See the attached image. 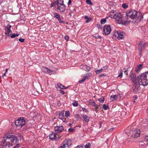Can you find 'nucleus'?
<instances>
[{
    "label": "nucleus",
    "mask_w": 148,
    "mask_h": 148,
    "mask_svg": "<svg viewBox=\"0 0 148 148\" xmlns=\"http://www.w3.org/2000/svg\"><path fill=\"white\" fill-rule=\"evenodd\" d=\"M130 77L132 82L136 85L138 84L137 82L139 84L143 86L148 85V71L139 75L137 78L136 75L133 73L130 75Z\"/></svg>",
    "instance_id": "f257e3e1"
},
{
    "label": "nucleus",
    "mask_w": 148,
    "mask_h": 148,
    "mask_svg": "<svg viewBox=\"0 0 148 148\" xmlns=\"http://www.w3.org/2000/svg\"><path fill=\"white\" fill-rule=\"evenodd\" d=\"M126 14L125 18L127 23L130 22H133L132 20H135V22L138 23L143 18V15L142 13L134 10L127 12Z\"/></svg>",
    "instance_id": "f03ea898"
},
{
    "label": "nucleus",
    "mask_w": 148,
    "mask_h": 148,
    "mask_svg": "<svg viewBox=\"0 0 148 148\" xmlns=\"http://www.w3.org/2000/svg\"><path fill=\"white\" fill-rule=\"evenodd\" d=\"M3 137L5 138L7 141L11 142L10 143L14 145L16 143H18V140L17 137L13 135H10L9 134H7L4 135Z\"/></svg>",
    "instance_id": "7ed1b4c3"
},
{
    "label": "nucleus",
    "mask_w": 148,
    "mask_h": 148,
    "mask_svg": "<svg viewBox=\"0 0 148 148\" xmlns=\"http://www.w3.org/2000/svg\"><path fill=\"white\" fill-rule=\"evenodd\" d=\"M26 120L25 118L23 117H20L15 122V123L18 129H20L25 124Z\"/></svg>",
    "instance_id": "20e7f679"
},
{
    "label": "nucleus",
    "mask_w": 148,
    "mask_h": 148,
    "mask_svg": "<svg viewBox=\"0 0 148 148\" xmlns=\"http://www.w3.org/2000/svg\"><path fill=\"white\" fill-rule=\"evenodd\" d=\"M12 145L3 136V140L0 143V148H11Z\"/></svg>",
    "instance_id": "39448f33"
},
{
    "label": "nucleus",
    "mask_w": 148,
    "mask_h": 148,
    "mask_svg": "<svg viewBox=\"0 0 148 148\" xmlns=\"http://www.w3.org/2000/svg\"><path fill=\"white\" fill-rule=\"evenodd\" d=\"M114 19L117 21L119 24L125 25L127 23V21L123 19V16L120 13L115 14Z\"/></svg>",
    "instance_id": "423d86ee"
},
{
    "label": "nucleus",
    "mask_w": 148,
    "mask_h": 148,
    "mask_svg": "<svg viewBox=\"0 0 148 148\" xmlns=\"http://www.w3.org/2000/svg\"><path fill=\"white\" fill-rule=\"evenodd\" d=\"M56 6V8L58 12L63 13L64 12L66 9V6L64 3H58Z\"/></svg>",
    "instance_id": "0eeeda50"
},
{
    "label": "nucleus",
    "mask_w": 148,
    "mask_h": 148,
    "mask_svg": "<svg viewBox=\"0 0 148 148\" xmlns=\"http://www.w3.org/2000/svg\"><path fill=\"white\" fill-rule=\"evenodd\" d=\"M111 31V27L110 25H106L103 28V32L106 35L109 34Z\"/></svg>",
    "instance_id": "6e6552de"
},
{
    "label": "nucleus",
    "mask_w": 148,
    "mask_h": 148,
    "mask_svg": "<svg viewBox=\"0 0 148 148\" xmlns=\"http://www.w3.org/2000/svg\"><path fill=\"white\" fill-rule=\"evenodd\" d=\"M140 133V130L138 129H134L132 130L131 136L135 138L139 136Z\"/></svg>",
    "instance_id": "1a4fd4ad"
},
{
    "label": "nucleus",
    "mask_w": 148,
    "mask_h": 148,
    "mask_svg": "<svg viewBox=\"0 0 148 148\" xmlns=\"http://www.w3.org/2000/svg\"><path fill=\"white\" fill-rule=\"evenodd\" d=\"M11 27V26L10 25L8 24L5 27V34L8 36H9L10 33H12V31L10 29Z\"/></svg>",
    "instance_id": "9d476101"
},
{
    "label": "nucleus",
    "mask_w": 148,
    "mask_h": 148,
    "mask_svg": "<svg viewBox=\"0 0 148 148\" xmlns=\"http://www.w3.org/2000/svg\"><path fill=\"white\" fill-rule=\"evenodd\" d=\"M62 144L66 148H68L72 144L71 140L69 139H66L63 142Z\"/></svg>",
    "instance_id": "9b49d317"
},
{
    "label": "nucleus",
    "mask_w": 148,
    "mask_h": 148,
    "mask_svg": "<svg viewBox=\"0 0 148 148\" xmlns=\"http://www.w3.org/2000/svg\"><path fill=\"white\" fill-rule=\"evenodd\" d=\"M114 35L119 39L122 38L123 36V33L121 32L120 31H115Z\"/></svg>",
    "instance_id": "f8f14e48"
},
{
    "label": "nucleus",
    "mask_w": 148,
    "mask_h": 148,
    "mask_svg": "<svg viewBox=\"0 0 148 148\" xmlns=\"http://www.w3.org/2000/svg\"><path fill=\"white\" fill-rule=\"evenodd\" d=\"M49 138L51 140H56L60 138L59 135L55 133L50 134L49 135Z\"/></svg>",
    "instance_id": "ddd939ff"
},
{
    "label": "nucleus",
    "mask_w": 148,
    "mask_h": 148,
    "mask_svg": "<svg viewBox=\"0 0 148 148\" xmlns=\"http://www.w3.org/2000/svg\"><path fill=\"white\" fill-rule=\"evenodd\" d=\"M64 130V127L62 126H59L55 127V130L57 134L61 132Z\"/></svg>",
    "instance_id": "4468645a"
},
{
    "label": "nucleus",
    "mask_w": 148,
    "mask_h": 148,
    "mask_svg": "<svg viewBox=\"0 0 148 148\" xmlns=\"http://www.w3.org/2000/svg\"><path fill=\"white\" fill-rule=\"evenodd\" d=\"M145 44H146V43L143 42H140L138 45L139 53L140 55L141 54V52L143 50V48L144 47Z\"/></svg>",
    "instance_id": "2eb2a0df"
},
{
    "label": "nucleus",
    "mask_w": 148,
    "mask_h": 148,
    "mask_svg": "<svg viewBox=\"0 0 148 148\" xmlns=\"http://www.w3.org/2000/svg\"><path fill=\"white\" fill-rule=\"evenodd\" d=\"M42 70L45 73H46L52 74L53 71L49 69L48 68L45 67H42Z\"/></svg>",
    "instance_id": "dca6fc26"
},
{
    "label": "nucleus",
    "mask_w": 148,
    "mask_h": 148,
    "mask_svg": "<svg viewBox=\"0 0 148 148\" xmlns=\"http://www.w3.org/2000/svg\"><path fill=\"white\" fill-rule=\"evenodd\" d=\"M59 118L60 119L63 120V122H65V120L66 119H64V112L63 111H62L59 114Z\"/></svg>",
    "instance_id": "f3484780"
},
{
    "label": "nucleus",
    "mask_w": 148,
    "mask_h": 148,
    "mask_svg": "<svg viewBox=\"0 0 148 148\" xmlns=\"http://www.w3.org/2000/svg\"><path fill=\"white\" fill-rule=\"evenodd\" d=\"M118 96L117 95H111L110 97V100L111 101H114L117 100Z\"/></svg>",
    "instance_id": "a211bd4d"
},
{
    "label": "nucleus",
    "mask_w": 148,
    "mask_h": 148,
    "mask_svg": "<svg viewBox=\"0 0 148 148\" xmlns=\"http://www.w3.org/2000/svg\"><path fill=\"white\" fill-rule=\"evenodd\" d=\"M82 117L84 120V121L86 122H88L89 121V118L88 117V116L86 114H84Z\"/></svg>",
    "instance_id": "6ab92c4d"
},
{
    "label": "nucleus",
    "mask_w": 148,
    "mask_h": 148,
    "mask_svg": "<svg viewBox=\"0 0 148 148\" xmlns=\"http://www.w3.org/2000/svg\"><path fill=\"white\" fill-rule=\"evenodd\" d=\"M57 85L58 86H59L61 89H67V87L65 88V86L61 84L60 83H58L57 84Z\"/></svg>",
    "instance_id": "aec40b11"
},
{
    "label": "nucleus",
    "mask_w": 148,
    "mask_h": 148,
    "mask_svg": "<svg viewBox=\"0 0 148 148\" xmlns=\"http://www.w3.org/2000/svg\"><path fill=\"white\" fill-rule=\"evenodd\" d=\"M143 64H140L137 66V68L136 69V72H138L139 70L142 69Z\"/></svg>",
    "instance_id": "412c9836"
},
{
    "label": "nucleus",
    "mask_w": 148,
    "mask_h": 148,
    "mask_svg": "<svg viewBox=\"0 0 148 148\" xmlns=\"http://www.w3.org/2000/svg\"><path fill=\"white\" fill-rule=\"evenodd\" d=\"M89 104L91 105L92 106H94L96 103L93 100H90L89 101Z\"/></svg>",
    "instance_id": "4be33fe9"
},
{
    "label": "nucleus",
    "mask_w": 148,
    "mask_h": 148,
    "mask_svg": "<svg viewBox=\"0 0 148 148\" xmlns=\"http://www.w3.org/2000/svg\"><path fill=\"white\" fill-rule=\"evenodd\" d=\"M54 16L57 19L60 17V15L57 13H55L53 14Z\"/></svg>",
    "instance_id": "5701e85b"
},
{
    "label": "nucleus",
    "mask_w": 148,
    "mask_h": 148,
    "mask_svg": "<svg viewBox=\"0 0 148 148\" xmlns=\"http://www.w3.org/2000/svg\"><path fill=\"white\" fill-rule=\"evenodd\" d=\"M19 35V34H15L13 33L12 34L11 36V38H14L16 37H17Z\"/></svg>",
    "instance_id": "b1692460"
},
{
    "label": "nucleus",
    "mask_w": 148,
    "mask_h": 148,
    "mask_svg": "<svg viewBox=\"0 0 148 148\" xmlns=\"http://www.w3.org/2000/svg\"><path fill=\"white\" fill-rule=\"evenodd\" d=\"M88 77L87 76H84L83 78L81 80H80L79 81V82L80 83H82Z\"/></svg>",
    "instance_id": "393cba45"
},
{
    "label": "nucleus",
    "mask_w": 148,
    "mask_h": 148,
    "mask_svg": "<svg viewBox=\"0 0 148 148\" xmlns=\"http://www.w3.org/2000/svg\"><path fill=\"white\" fill-rule=\"evenodd\" d=\"M85 148H90L91 147L90 144L89 143H87L84 146Z\"/></svg>",
    "instance_id": "a878e982"
},
{
    "label": "nucleus",
    "mask_w": 148,
    "mask_h": 148,
    "mask_svg": "<svg viewBox=\"0 0 148 148\" xmlns=\"http://www.w3.org/2000/svg\"><path fill=\"white\" fill-rule=\"evenodd\" d=\"M65 116L66 117L69 116L70 115V112L69 111H66L65 112Z\"/></svg>",
    "instance_id": "bb28decb"
},
{
    "label": "nucleus",
    "mask_w": 148,
    "mask_h": 148,
    "mask_svg": "<svg viewBox=\"0 0 148 148\" xmlns=\"http://www.w3.org/2000/svg\"><path fill=\"white\" fill-rule=\"evenodd\" d=\"M58 3H64L63 1L62 0H58L56 1V5H57Z\"/></svg>",
    "instance_id": "cd10ccee"
},
{
    "label": "nucleus",
    "mask_w": 148,
    "mask_h": 148,
    "mask_svg": "<svg viewBox=\"0 0 148 148\" xmlns=\"http://www.w3.org/2000/svg\"><path fill=\"white\" fill-rule=\"evenodd\" d=\"M103 108L104 110H107L109 108L108 106H106L104 104L103 105Z\"/></svg>",
    "instance_id": "c85d7f7f"
},
{
    "label": "nucleus",
    "mask_w": 148,
    "mask_h": 148,
    "mask_svg": "<svg viewBox=\"0 0 148 148\" xmlns=\"http://www.w3.org/2000/svg\"><path fill=\"white\" fill-rule=\"evenodd\" d=\"M106 18H103L102 19L101 21V24H105L106 22Z\"/></svg>",
    "instance_id": "c756f323"
},
{
    "label": "nucleus",
    "mask_w": 148,
    "mask_h": 148,
    "mask_svg": "<svg viewBox=\"0 0 148 148\" xmlns=\"http://www.w3.org/2000/svg\"><path fill=\"white\" fill-rule=\"evenodd\" d=\"M86 65H82L80 66V68L81 69L86 70Z\"/></svg>",
    "instance_id": "7c9ffc66"
},
{
    "label": "nucleus",
    "mask_w": 148,
    "mask_h": 148,
    "mask_svg": "<svg viewBox=\"0 0 148 148\" xmlns=\"http://www.w3.org/2000/svg\"><path fill=\"white\" fill-rule=\"evenodd\" d=\"M103 71L102 69H99V70H97L95 71V72L97 74H99L101 72H102Z\"/></svg>",
    "instance_id": "2f4dec72"
},
{
    "label": "nucleus",
    "mask_w": 148,
    "mask_h": 148,
    "mask_svg": "<svg viewBox=\"0 0 148 148\" xmlns=\"http://www.w3.org/2000/svg\"><path fill=\"white\" fill-rule=\"evenodd\" d=\"M72 105L74 106L75 107H76L78 106V102L76 101H74Z\"/></svg>",
    "instance_id": "473e14b6"
},
{
    "label": "nucleus",
    "mask_w": 148,
    "mask_h": 148,
    "mask_svg": "<svg viewBox=\"0 0 148 148\" xmlns=\"http://www.w3.org/2000/svg\"><path fill=\"white\" fill-rule=\"evenodd\" d=\"M94 37L96 39H99L100 40H98V41H100L101 40V37L99 36L95 35L94 36Z\"/></svg>",
    "instance_id": "72a5a7b5"
},
{
    "label": "nucleus",
    "mask_w": 148,
    "mask_h": 148,
    "mask_svg": "<svg viewBox=\"0 0 148 148\" xmlns=\"http://www.w3.org/2000/svg\"><path fill=\"white\" fill-rule=\"evenodd\" d=\"M55 6V7L56 8V1H55L54 2L52 3L50 5L51 7H52L53 6Z\"/></svg>",
    "instance_id": "f704fd0d"
},
{
    "label": "nucleus",
    "mask_w": 148,
    "mask_h": 148,
    "mask_svg": "<svg viewBox=\"0 0 148 148\" xmlns=\"http://www.w3.org/2000/svg\"><path fill=\"white\" fill-rule=\"evenodd\" d=\"M144 141L147 144H148V136H146L145 138Z\"/></svg>",
    "instance_id": "c9c22d12"
},
{
    "label": "nucleus",
    "mask_w": 148,
    "mask_h": 148,
    "mask_svg": "<svg viewBox=\"0 0 148 148\" xmlns=\"http://www.w3.org/2000/svg\"><path fill=\"white\" fill-rule=\"evenodd\" d=\"M122 7L126 9L128 7V6L126 3H124L122 5Z\"/></svg>",
    "instance_id": "e433bc0d"
},
{
    "label": "nucleus",
    "mask_w": 148,
    "mask_h": 148,
    "mask_svg": "<svg viewBox=\"0 0 148 148\" xmlns=\"http://www.w3.org/2000/svg\"><path fill=\"white\" fill-rule=\"evenodd\" d=\"M90 67L89 66L86 65V71H89L90 70Z\"/></svg>",
    "instance_id": "4c0bfd02"
},
{
    "label": "nucleus",
    "mask_w": 148,
    "mask_h": 148,
    "mask_svg": "<svg viewBox=\"0 0 148 148\" xmlns=\"http://www.w3.org/2000/svg\"><path fill=\"white\" fill-rule=\"evenodd\" d=\"M120 73L118 77L121 78L122 77L123 71L122 70H121L120 71Z\"/></svg>",
    "instance_id": "58836bf2"
},
{
    "label": "nucleus",
    "mask_w": 148,
    "mask_h": 148,
    "mask_svg": "<svg viewBox=\"0 0 148 148\" xmlns=\"http://www.w3.org/2000/svg\"><path fill=\"white\" fill-rule=\"evenodd\" d=\"M109 16L110 17H111V18H114L115 16V14H109Z\"/></svg>",
    "instance_id": "ea45409f"
},
{
    "label": "nucleus",
    "mask_w": 148,
    "mask_h": 148,
    "mask_svg": "<svg viewBox=\"0 0 148 148\" xmlns=\"http://www.w3.org/2000/svg\"><path fill=\"white\" fill-rule=\"evenodd\" d=\"M86 2L88 4L90 5L92 4V2L90 0H87Z\"/></svg>",
    "instance_id": "a19ab883"
},
{
    "label": "nucleus",
    "mask_w": 148,
    "mask_h": 148,
    "mask_svg": "<svg viewBox=\"0 0 148 148\" xmlns=\"http://www.w3.org/2000/svg\"><path fill=\"white\" fill-rule=\"evenodd\" d=\"M98 100H99V101L101 103H103V102L104 100V98H103V99H101V98H100V99H98Z\"/></svg>",
    "instance_id": "79ce46f5"
},
{
    "label": "nucleus",
    "mask_w": 148,
    "mask_h": 148,
    "mask_svg": "<svg viewBox=\"0 0 148 148\" xmlns=\"http://www.w3.org/2000/svg\"><path fill=\"white\" fill-rule=\"evenodd\" d=\"M25 39H23V38H19V41L21 42H23L24 41Z\"/></svg>",
    "instance_id": "37998d69"
},
{
    "label": "nucleus",
    "mask_w": 148,
    "mask_h": 148,
    "mask_svg": "<svg viewBox=\"0 0 148 148\" xmlns=\"http://www.w3.org/2000/svg\"><path fill=\"white\" fill-rule=\"evenodd\" d=\"M75 148H84V147L82 145H81L80 146L78 145Z\"/></svg>",
    "instance_id": "c03bdc74"
},
{
    "label": "nucleus",
    "mask_w": 148,
    "mask_h": 148,
    "mask_svg": "<svg viewBox=\"0 0 148 148\" xmlns=\"http://www.w3.org/2000/svg\"><path fill=\"white\" fill-rule=\"evenodd\" d=\"M65 147L64 145L62 144L61 145V146L58 148H66Z\"/></svg>",
    "instance_id": "a18cd8bd"
},
{
    "label": "nucleus",
    "mask_w": 148,
    "mask_h": 148,
    "mask_svg": "<svg viewBox=\"0 0 148 148\" xmlns=\"http://www.w3.org/2000/svg\"><path fill=\"white\" fill-rule=\"evenodd\" d=\"M91 20V18H88L87 19L86 21V23H88Z\"/></svg>",
    "instance_id": "49530a36"
},
{
    "label": "nucleus",
    "mask_w": 148,
    "mask_h": 148,
    "mask_svg": "<svg viewBox=\"0 0 148 148\" xmlns=\"http://www.w3.org/2000/svg\"><path fill=\"white\" fill-rule=\"evenodd\" d=\"M64 38L65 40H69V36H65Z\"/></svg>",
    "instance_id": "de8ad7c7"
},
{
    "label": "nucleus",
    "mask_w": 148,
    "mask_h": 148,
    "mask_svg": "<svg viewBox=\"0 0 148 148\" xmlns=\"http://www.w3.org/2000/svg\"><path fill=\"white\" fill-rule=\"evenodd\" d=\"M99 106V105H97L95 103V105H94V106H95V109H97L98 108Z\"/></svg>",
    "instance_id": "09e8293b"
},
{
    "label": "nucleus",
    "mask_w": 148,
    "mask_h": 148,
    "mask_svg": "<svg viewBox=\"0 0 148 148\" xmlns=\"http://www.w3.org/2000/svg\"><path fill=\"white\" fill-rule=\"evenodd\" d=\"M58 20L59 21V23H61L62 22H63V23H64V21H61V19H60V17L59 18H58Z\"/></svg>",
    "instance_id": "8fccbe9b"
},
{
    "label": "nucleus",
    "mask_w": 148,
    "mask_h": 148,
    "mask_svg": "<svg viewBox=\"0 0 148 148\" xmlns=\"http://www.w3.org/2000/svg\"><path fill=\"white\" fill-rule=\"evenodd\" d=\"M74 130V129L72 128H69L68 129V131L70 132H73Z\"/></svg>",
    "instance_id": "3c124183"
},
{
    "label": "nucleus",
    "mask_w": 148,
    "mask_h": 148,
    "mask_svg": "<svg viewBox=\"0 0 148 148\" xmlns=\"http://www.w3.org/2000/svg\"><path fill=\"white\" fill-rule=\"evenodd\" d=\"M108 68V67L107 66H105L103 67L102 68H101V69H102V71Z\"/></svg>",
    "instance_id": "603ef678"
},
{
    "label": "nucleus",
    "mask_w": 148,
    "mask_h": 148,
    "mask_svg": "<svg viewBox=\"0 0 148 148\" xmlns=\"http://www.w3.org/2000/svg\"><path fill=\"white\" fill-rule=\"evenodd\" d=\"M137 98V96L136 95H134L133 97V99L134 100H136Z\"/></svg>",
    "instance_id": "864d4df0"
},
{
    "label": "nucleus",
    "mask_w": 148,
    "mask_h": 148,
    "mask_svg": "<svg viewBox=\"0 0 148 148\" xmlns=\"http://www.w3.org/2000/svg\"><path fill=\"white\" fill-rule=\"evenodd\" d=\"M71 3V0H69V2L68 3V5H70Z\"/></svg>",
    "instance_id": "5fc2aeb1"
},
{
    "label": "nucleus",
    "mask_w": 148,
    "mask_h": 148,
    "mask_svg": "<svg viewBox=\"0 0 148 148\" xmlns=\"http://www.w3.org/2000/svg\"><path fill=\"white\" fill-rule=\"evenodd\" d=\"M106 76V75L103 74H102L101 75H99V77H102L105 76Z\"/></svg>",
    "instance_id": "6e6d98bb"
},
{
    "label": "nucleus",
    "mask_w": 148,
    "mask_h": 148,
    "mask_svg": "<svg viewBox=\"0 0 148 148\" xmlns=\"http://www.w3.org/2000/svg\"><path fill=\"white\" fill-rule=\"evenodd\" d=\"M82 110H83L84 111V112H87V110H86V109L85 108H82Z\"/></svg>",
    "instance_id": "4d7b16f0"
},
{
    "label": "nucleus",
    "mask_w": 148,
    "mask_h": 148,
    "mask_svg": "<svg viewBox=\"0 0 148 148\" xmlns=\"http://www.w3.org/2000/svg\"><path fill=\"white\" fill-rule=\"evenodd\" d=\"M115 11L114 10H112L111 11V13L113 14H115Z\"/></svg>",
    "instance_id": "13d9d810"
},
{
    "label": "nucleus",
    "mask_w": 148,
    "mask_h": 148,
    "mask_svg": "<svg viewBox=\"0 0 148 148\" xmlns=\"http://www.w3.org/2000/svg\"><path fill=\"white\" fill-rule=\"evenodd\" d=\"M84 18H85V19L87 20V19H88V18H88V16H84Z\"/></svg>",
    "instance_id": "bf43d9fd"
},
{
    "label": "nucleus",
    "mask_w": 148,
    "mask_h": 148,
    "mask_svg": "<svg viewBox=\"0 0 148 148\" xmlns=\"http://www.w3.org/2000/svg\"><path fill=\"white\" fill-rule=\"evenodd\" d=\"M127 71V70H125L124 71V73H125L126 75H127L128 74Z\"/></svg>",
    "instance_id": "052dcab7"
},
{
    "label": "nucleus",
    "mask_w": 148,
    "mask_h": 148,
    "mask_svg": "<svg viewBox=\"0 0 148 148\" xmlns=\"http://www.w3.org/2000/svg\"><path fill=\"white\" fill-rule=\"evenodd\" d=\"M60 92L62 93L63 94H65V92L63 90H61Z\"/></svg>",
    "instance_id": "680f3d73"
},
{
    "label": "nucleus",
    "mask_w": 148,
    "mask_h": 148,
    "mask_svg": "<svg viewBox=\"0 0 148 148\" xmlns=\"http://www.w3.org/2000/svg\"><path fill=\"white\" fill-rule=\"evenodd\" d=\"M6 73H4L3 74V75H2V76L3 77L4 76H5V75H6Z\"/></svg>",
    "instance_id": "e2e57ef3"
},
{
    "label": "nucleus",
    "mask_w": 148,
    "mask_h": 148,
    "mask_svg": "<svg viewBox=\"0 0 148 148\" xmlns=\"http://www.w3.org/2000/svg\"><path fill=\"white\" fill-rule=\"evenodd\" d=\"M69 126L70 127H71V125H72V124L71 123H69Z\"/></svg>",
    "instance_id": "0e129e2a"
},
{
    "label": "nucleus",
    "mask_w": 148,
    "mask_h": 148,
    "mask_svg": "<svg viewBox=\"0 0 148 148\" xmlns=\"http://www.w3.org/2000/svg\"><path fill=\"white\" fill-rule=\"evenodd\" d=\"M147 113L148 114V107H147V109L146 110Z\"/></svg>",
    "instance_id": "69168bd1"
},
{
    "label": "nucleus",
    "mask_w": 148,
    "mask_h": 148,
    "mask_svg": "<svg viewBox=\"0 0 148 148\" xmlns=\"http://www.w3.org/2000/svg\"><path fill=\"white\" fill-rule=\"evenodd\" d=\"M113 129H114L113 128H111V129H110L109 130L110 131H112Z\"/></svg>",
    "instance_id": "338daca9"
},
{
    "label": "nucleus",
    "mask_w": 148,
    "mask_h": 148,
    "mask_svg": "<svg viewBox=\"0 0 148 148\" xmlns=\"http://www.w3.org/2000/svg\"><path fill=\"white\" fill-rule=\"evenodd\" d=\"M7 71H8V69H5V73H6L7 72Z\"/></svg>",
    "instance_id": "774afa93"
}]
</instances>
